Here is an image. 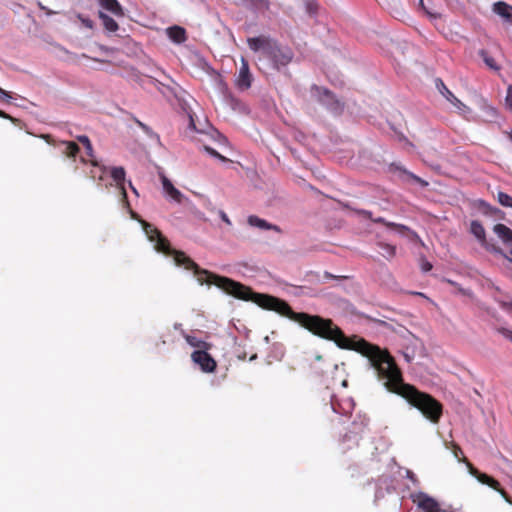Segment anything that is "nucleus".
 Masks as SVG:
<instances>
[{"instance_id": "f257e3e1", "label": "nucleus", "mask_w": 512, "mask_h": 512, "mask_svg": "<svg viewBox=\"0 0 512 512\" xmlns=\"http://www.w3.org/2000/svg\"><path fill=\"white\" fill-rule=\"evenodd\" d=\"M143 230L149 240L154 243V248L157 252L172 257L176 266L193 271L200 285L211 283L228 295L240 300L252 301L263 309L274 311L281 316L287 317L314 335L334 341L341 349L354 350L362 354L367 358L369 368L374 369L378 379L383 382L384 387L389 392L402 396L426 418V393L419 391L410 384L404 383L400 369L386 350L369 343L357 335L346 336L330 319L305 312H295L283 299L270 294L255 292L238 281L200 268L185 253L174 249L152 224L144 222Z\"/></svg>"}, {"instance_id": "f03ea898", "label": "nucleus", "mask_w": 512, "mask_h": 512, "mask_svg": "<svg viewBox=\"0 0 512 512\" xmlns=\"http://www.w3.org/2000/svg\"><path fill=\"white\" fill-rule=\"evenodd\" d=\"M247 42L252 51H261L277 71L285 68L294 58V52L289 46L282 45L269 37H252L248 38Z\"/></svg>"}, {"instance_id": "7ed1b4c3", "label": "nucleus", "mask_w": 512, "mask_h": 512, "mask_svg": "<svg viewBox=\"0 0 512 512\" xmlns=\"http://www.w3.org/2000/svg\"><path fill=\"white\" fill-rule=\"evenodd\" d=\"M310 92L311 96L330 114L340 116L344 112L345 103L329 89L313 84Z\"/></svg>"}, {"instance_id": "20e7f679", "label": "nucleus", "mask_w": 512, "mask_h": 512, "mask_svg": "<svg viewBox=\"0 0 512 512\" xmlns=\"http://www.w3.org/2000/svg\"><path fill=\"white\" fill-rule=\"evenodd\" d=\"M369 423V418L365 414H358L352 421L349 430L341 438L343 452L358 445L360 434L365 430Z\"/></svg>"}, {"instance_id": "39448f33", "label": "nucleus", "mask_w": 512, "mask_h": 512, "mask_svg": "<svg viewBox=\"0 0 512 512\" xmlns=\"http://www.w3.org/2000/svg\"><path fill=\"white\" fill-rule=\"evenodd\" d=\"M410 499L423 512H458V509H454L451 505L441 508L435 498L422 491L411 493Z\"/></svg>"}, {"instance_id": "423d86ee", "label": "nucleus", "mask_w": 512, "mask_h": 512, "mask_svg": "<svg viewBox=\"0 0 512 512\" xmlns=\"http://www.w3.org/2000/svg\"><path fill=\"white\" fill-rule=\"evenodd\" d=\"M470 233L479 241L481 246L492 254H503V249L489 242L486 238V232L478 220H472L470 223Z\"/></svg>"}, {"instance_id": "0eeeda50", "label": "nucleus", "mask_w": 512, "mask_h": 512, "mask_svg": "<svg viewBox=\"0 0 512 512\" xmlns=\"http://www.w3.org/2000/svg\"><path fill=\"white\" fill-rule=\"evenodd\" d=\"M207 350L208 349L195 350L191 354V358L195 364L199 365L203 372L212 373L215 371L217 364Z\"/></svg>"}, {"instance_id": "6e6552de", "label": "nucleus", "mask_w": 512, "mask_h": 512, "mask_svg": "<svg viewBox=\"0 0 512 512\" xmlns=\"http://www.w3.org/2000/svg\"><path fill=\"white\" fill-rule=\"evenodd\" d=\"M435 84L439 92L442 96H444L447 101H449L453 106H455L461 113L470 112V108L466 106L463 102H461L444 84V82L437 78L435 80Z\"/></svg>"}, {"instance_id": "1a4fd4ad", "label": "nucleus", "mask_w": 512, "mask_h": 512, "mask_svg": "<svg viewBox=\"0 0 512 512\" xmlns=\"http://www.w3.org/2000/svg\"><path fill=\"white\" fill-rule=\"evenodd\" d=\"M330 405L334 413L344 416L352 412L355 403L350 397L338 399L335 396H332Z\"/></svg>"}, {"instance_id": "9d476101", "label": "nucleus", "mask_w": 512, "mask_h": 512, "mask_svg": "<svg viewBox=\"0 0 512 512\" xmlns=\"http://www.w3.org/2000/svg\"><path fill=\"white\" fill-rule=\"evenodd\" d=\"M251 83L252 74L250 73L248 63L242 59V65L236 78V85L240 90L244 91L251 87Z\"/></svg>"}, {"instance_id": "9b49d317", "label": "nucleus", "mask_w": 512, "mask_h": 512, "mask_svg": "<svg viewBox=\"0 0 512 512\" xmlns=\"http://www.w3.org/2000/svg\"><path fill=\"white\" fill-rule=\"evenodd\" d=\"M125 176H126V172L123 167L119 166V167L111 168V178L115 182L116 187L120 190L123 201L127 200V193H126V189H125V184H126Z\"/></svg>"}, {"instance_id": "f8f14e48", "label": "nucleus", "mask_w": 512, "mask_h": 512, "mask_svg": "<svg viewBox=\"0 0 512 512\" xmlns=\"http://www.w3.org/2000/svg\"><path fill=\"white\" fill-rule=\"evenodd\" d=\"M389 170L391 172H399V176L404 181H413L415 183H419L422 186L428 185V183L424 180H422L419 176L415 175L414 173L406 170L402 165L398 163H392L389 167Z\"/></svg>"}, {"instance_id": "ddd939ff", "label": "nucleus", "mask_w": 512, "mask_h": 512, "mask_svg": "<svg viewBox=\"0 0 512 512\" xmlns=\"http://www.w3.org/2000/svg\"><path fill=\"white\" fill-rule=\"evenodd\" d=\"M247 223L251 227H256L260 230H273L277 233H281V228L275 224L269 223L265 219H262L256 215H250L247 218Z\"/></svg>"}, {"instance_id": "4468645a", "label": "nucleus", "mask_w": 512, "mask_h": 512, "mask_svg": "<svg viewBox=\"0 0 512 512\" xmlns=\"http://www.w3.org/2000/svg\"><path fill=\"white\" fill-rule=\"evenodd\" d=\"M202 69L212 76L216 82L217 88L223 93H228V86L222 76L205 60H203Z\"/></svg>"}, {"instance_id": "2eb2a0df", "label": "nucleus", "mask_w": 512, "mask_h": 512, "mask_svg": "<svg viewBox=\"0 0 512 512\" xmlns=\"http://www.w3.org/2000/svg\"><path fill=\"white\" fill-rule=\"evenodd\" d=\"M162 186L165 194L177 203H181L184 195L165 176L162 177Z\"/></svg>"}, {"instance_id": "dca6fc26", "label": "nucleus", "mask_w": 512, "mask_h": 512, "mask_svg": "<svg viewBox=\"0 0 512 512\" xmlns=\"http://www.w3.org/2000/svg\"><path fill=\"white\" fill-rule=\"evenodd\" d=\"M493 12L507 22L512 21V6L503 1H498L493 4Z\"/></svg>"}, {"instance_id": "f3484780", "label": "nucleus", "mask_w": 512, "mask_h": 512, "mask_svg": "<svg viewBox=\"0 0 512 512\" xmlns=\"http://www.w3.org/2000/svg\"><path fill=\"white\" fill-rule=\"evenodd\" d=\"M167 35L169 39L176 44L185 42L187 38L186 30L183 27L177 25L167 28Z\"/></svg>"}, {"instance_id": "a211bd4d", "label": "nucleus", "mask_w": 512, "mask_h": 512, "mask_svg": "<svg viewBox=\"0 0 512 512\" xmlns=\"http://www.w3.org/2000/svg\"><path fill=\"white\" fill-rule=\"evenodd\" d=\"M100 6L116 17H123L124 10L117 0H98Z\"/></svg>"}, {"instance_id": "6ab92c4d", "label": "nucleus", "mask_w": 512, "mask_h": 512, "mask_svg": "<svg viewBox=\"0 0 512 512\" xmlns=\"http://www.w3.org/2000/svg\"><path fill=\"white\" fill-rule=\"evenodd\" d=\"M493 232L505 245L512 244V230L504 224L498 223L493 227Z\"/></svg>"}, {"instance_id": "aec40b11", "label": "nucleus", "mask_w": 512, "mask_h": 512, "mask_svg": "<svg viewBox=\"0 0 512 512\" xmlns=\"http://www.w3.org/2000/svg\"><path fill=\"white\" fill-rule=\"evenodd\" d=\"M477 207L485 215H490V216H495V217L504 215V212L502 210H500L499 208H497L495 206H492L487 201L482 200V199H479L477 201Z\"/></svg>"}, {"instance_id": "412c9836", "label": "nucleus", "mask_w": 512, "mask_h": 512, "mask_svg": "<svg viewBox=\"0 0 512 512\" xmlns=\"http://www.w3.org/2000/svg\"><path fill=\"white\" fill-rule=\"evenodd\" d=\"M181 335L185 338L186 342L190 346L195 347L196 350L209 349L210 347L207 342L197 338L196 336L187 334L184 330L181 331Z\"/></svg>"}, {"instance_id": "4be33fe9", "label": "nucleus", "mask_w": 512, "mask_h": 512, "mask_svg": "<svg viewBox=\"0 0 512 512\" xmlns=\"http://www.w3.org/2000/svg\"><path fill=\"white\" fill-rule=\"evenodd\" d=\"M99 18L101 19L104 28L108 32L112 33L118 30L119 27L117 22L103 11H99Z\"/></svg>"}, {"instance_id": "5701e85b", "label": "nucleus", "mask_w": 512, "mask_h": 512, "mask_svg": "<svg viewBox=\"0 0 512 512\" xmlns=\"http://www.w3.org/2000/svg\"><path fill=\"white\" fill-rule=\"evenodd\" d=\"M480 109L490 118V120H494L498 116L497 109L488 103V101L484 98L479 101Z\"/></svg>"}, {"instance_id": "b1692460", "label": "nucleus", "mask_w": 512, "mask_h": 512, "mask_svg": "<svg viewBox=\"0 0 512 512\" xmlns=\"http://www.w3.org/2000/svg\"><path fill=\"white\" fill-rule=\"evenodd\" d=\"M485 485H488L489 487L497 490L501 494V496L505 499V501L512 505V497H510L507 494V492L500 487V483L496 479H494L493 477L490 476Z\"/></svg>"}, {"instance_id": "393cba45", "label": "nucleus", "mask_w": 512, "mask_h": 512, "mask_svg": "<svg viewBox=\"0 0 512 512\" xmlns=\"http://www.w3.org/2000/svg\"><path fill=\"white\" fill-rule=\"evenodd\" d=\"M373 222L384 224L388 228L395 229V230H397L401 234H403L405 231H410V229L407 226L402 225V224H396L394 222H388L383 217L375 218V219H373Z\"/></svg>"}, {"instance_id": "a878e982", "label": "nucleus", "mask_w": 512, "mask_h": 512, "mask_svg": "<svg viewBox=\"0 0 512 512\" xmlns=\"http://www.w3.org/2000/svg\"><path fill=\"white\" fill-rule=\"evenodd\" d=\"M62 145L64 146V153L68 157H76L80 151V148L76 142L73 141H63Z\"/></svg>"}, {"instance_id": "bb28decb", "label": "nucleus", "mask_w": 512, "mask_h": 512, "mask_svg": "<svg viewBox=\"0 0 512 512\" xmlns=\"http://www.w3.org/2000/svg\"><path fill=\"white\" fill-rule=\"evenodd\" d=\"M378 247L380 254L387 259L392 258L396 253V247L394 245L380 242L378 243Z\"/></svg>"}, {"instance_id": "cd10ccee", "label": "nucleus", "mask_w": 512, "mask_h": 512, "mask_svg": "<svg viewBox=\"0 0 512 512\" xmlns=\"http://www.w3.org/2000/svg\"><path fill=\"white\" fill-rule=\"evenodd\" d=\"M135 123L138 125L139 128L142 129V131L152 140H155L156 142L160 143V136L154 132L148 125L141 122L137 118L134 117Z\"/></svg>"}, {"instance_id": "c85d7f7f", "label": "nucleus", "mask_w": 512, "mask_h": 512, "mask_svg": "<svg viewBox=\"0 0 512 512\" xmlns=\"http://www.w3.org/2000/svg\"><path fill=\"white\" fill-rule=\"evenodd\" d=\"M479 56L482 58L483 62L492 70H499V66L497 65L495 59L484 49L479 51Z\"/></svg>"}, {"instance_id": "c756f323", "label": "nucleus", "mask_w": 512, "mask_h": 512, "mask_svg": "<svg viewBox=\"0 0 512 512\" xmlns=\"http://www.w3.org/2000/svg\"><path fill=\"white\" fill-rule=\"evenodd\" d=\"M497 201L504 207L512 208V197L505 192L497 193Z\"/></svg>"}, {"instance_id": "7c9ffc66", "label": "nucleus", "mask_w": 512, "mask_h": 512, "mask_svg": "<svg viewBox=\"0 0 512 512\" xmlns=\"http://www.w3.org/2000/svg\"><path fill=\"white\" fill-rule=\"evenodd\" d=\"M86 154L91 158V163L94 167H99L103 173L106 172L105 166H100L98 161L94 159V149L92 143H89L88 146H85Z\"/></svg>"}, {"instance_id": "2f4dec72", "label": "nucleus", "mask_w": 512, "mask_h": 512, "mask_svg": "<svg viewBox=\"0 0 512 512\" xmlns=\"http://www.w3.org/2000/svg\"><path fill=\"white\" fill-rule=\"evenodd\" d=\"M203 148H204V150H205V151H206L210 156H212V157H214V158H217V159H219V160H220V161H222V162H227V161H228V159H227L225 156L221 155V154H220L218 151H216L214 148L209 147V146H204Z\"/></svg>"}, {"instance_id": "473e14b6", "label": "nucleus", "mask_w": 512, "mask_h": 512, "mask_svg": "<svg viewBox=\"0 0 512 512\" xmlns=\"http://www.w3.org/2000/svg\"><path fill=\"white\" fill-rule=\"evenodd\" d=\"M306 10L309 15L313 16L317 13L318 3L314 0H309L306 2Z\"/></svg>"}, {"instance_id": "72a5a7b5", "label": "nucleus", "mask_w": 512, "mask_h": 512, "mask_svg": "<svg viewBox=\"0 0 512 512\" xmlns=\"http://www.w3.org/2000/svg\"><path fill=\"white\" fill-rule=\"evenodd\" d=\"M405 476L412 482L414 487L420 486V481L418 480L417 476L415 475V473L413 471L406 469Z\"/></svg>"}, {"instance_id": "f704fd0d", "label": "nucleus", "mask_w": 512, "mask_h": 512, "mask_svg": "<svg viewBox=\"0 0 512 512\" xmlns=\"http://www.w3.org/2000/svg\"><path fill=\"white\" fill-rule=\"evenodd\" d=\"M471 473L478 479L479 482L482 484H486L487 480L489 479V475L485 473H481L477 470H472Z\"/></svg>"}, {"instance_id": "c9c22d12", "label": "nucleus", "mask_w": 512, "mask_h": 512, "mask_svg": "<svg viewBox=\"0 0 512 512\" xmlns=\"http://www.w3.org/2000/svg\"><path fill=\"white\" fill-rule=\"evenodd\" d=\"M77 17L86 28L92 29L94 27V22L90 18H87L82 14H78Z\"/></svg>"}, {"instance_id": "e433bc0d", "label": "nucleus", "mask_w": 512, "mask_h": 512, "mask_svg": "<svg viewBox=\"0 0 512 512\" xmlns=\"http://www.w3.org/2000/svg\"><path fill=\"white\" fill-rule=\"evenodd\" d=\"M505 102L507 107L512 111V85H509L507 88Z\"/></svg>"}, {"instance_id": "4c0bfd02", "label": "nucleus", "mask_w": 512, "mask_h": 512, "mask_svg": "<svg viewBox=\"0 0 512 512\" xmlns=\"http://www.w3.org/2000/svg\"><path fill=\"white\" fill-rule=\"evenodd\" d=\"M218 215L219 217L221 218V220L223 222H225L227 225L231 226L232 225V222L231 220L229 219L228 215L223 211V210H219L218 211Z\"/></svg>"}, {"instance_id": "58836bf2", "label": "nucleus", "mask_w": 512, "mask_h": 512, "mask_svg": "<svg viewBox=\"0 0 512 512\" xmlns=\"http://www.w3.org/2000/svg\"><path fill=\"white\" fill-rule=\"evenodd\" d=\"M0 99L9 101L10 99H12V95L10 92H8L0 87Z\"/></svg>"}, {"instance_id": "ea45409f", "label": "nucleus", "mask_w": 512, "mask_h": 512, "mask_svg": "<svg viewBox=\"0 0 512 512\" xmlns=\"http://www.w3.org/2000/svg\"><path fill=\"white\" fill-rule=\"evenodd\" d=\"M497 331L502 334L505 338L509 339V337L512 336V330L510 329H507V328H504V327H501V328H498Z\"/></svg>"}, {"instance_id": "a19ab883", "label": "nucleus", "mask_w": 512, "mask_h": 512, "mask_svg": "<svg viewBox=\"0 0 512 512\" xmlns=\"http://www.w3.org/2000/svg\"><path fill=\"white\" fill-rule=\"evenodd\" d=\"M77 140L83 144V146H88L89 143H91L90 139L86 135H79L77 136Z\"/></svg>"}, {"instance_id": "79ce46f5", "label": "nucleus", "mask_w": 512, "mask_h": 512, "mask_svg": "<svg viewBox=\"0 0 512 512\" xmlns=\"http://www.w3.org/2000/svg\"><path fill=\"white\" fill-rule=\"evenodd\" d=\"M419 4L423 8V10L427 13V15H429L431 18H438L440 16L437 13H432L429 10H427L426 7L424 6V1L423 0H420Z\"/></svg>"}, {"instance_id": "37998d69", "label": "nucleus", "mask_w": 512, "mask_h": 512, "mask_svg": "<svg viewBox=\"0 0 512 512\" xmlns=\"http://www.w3.org/2000/svg\"><path fill=\"white\" fill-rule=\"evenodd\" d=\"M432 264L427 260H423L421 264V268L423 272H429L432 269Z\"/></svg>"}, {"instance_id": "c03bdc74", "label": "nucleus", "mask_w": 512, "mask_h": 512, "mask_svg": "<svg viewBox=\"0 0 512 512\" xmlns=\"http://www.w3.org/2000/svg\"><path fill=\"white\" fill-rule=\"evenodd\" d=\"M499 303L502 309L506 311L512 310V302L500 301Z\"/></svg>"}, {"instance_id": "a18cd8bd", "label": "nucleus", "mask_w": 512, "mask_h": 512, "mask_svg": "<svg viewBox=\"0 0 512 512\" xmlns=\"http://www.w3.org/2000/svg\"><path fill=\"white\" fill-rule=\"evenodd\" d=\"M37 4H38V7H39L41 10L45 11L47 15H53V14H56V12H55V11L50 10L49 8H47L46 6H44L41 2H38Z\"/></svg>"}, {"instance_id": "49530a36", "label": "nucleus", "mask_w": 512, "mask_h": 512, "mask_svg": "<svg viewBox=\"0 0 512 512\" xmlns=\"http://www.w3.org/2000/svg\"><path fill=\"white\" fill-rule=\"evenodd\" d=\"M385 495V492L382 488H377L375 491V501H378L379 499L383 498Z\"/></svg>"}, {"instance_id": "de8ad7c7", "label": "nucleus", "mask_w": 512, "mask_h": 512, "mask_svg": "<svg viewBox=\"0 0 512 512\" xmlns=\"http://www.w3.org/2000/svg\"><path fill=\"white\" fill-rule=\"evenodd\" d=\"M499 255L508 260L510 263H512V249L509 251L508 254L503 251V254Z\"/></svg>"}, {"instance_id": "09e8293b", "label": "nucleus", "mask_w": 512, "mask_h": 512, "mask_svg": "<svg viewBox=\"0 0 512 512\" xmlns=\"http://www.w3.org/2000/svg\"><path fill=\"white\" fill-rule=\"evenodd\" d=\"M357 213L366 216L367 218H371L372 213L367 210H357Z\"/></svg>"}, {"instance_id": "8fccbe9b", "label": "nucleus", "mask_w": 512, "mask_h": 512, "mask_svg": "<svg viewBox=\"0 0 512 512\" xmlns=\"http://www.w3.org/2000/svg\"><path fill=\"white\" fill-rule=\"evenodd\" d=\"M0 117L14 121V118L4 111L0 110Z\"/></svg>"}, {"instance_id": "3c124183", "label": "nucleus", "mask_w": 512, "mask_h": 512, "mask_svg": "<svg viewBox=\"0 0 512 512\" xmlns=\"http://www.w3.org/2000/svg\"><path fill=\"white\" fill-rule=\"evenodd\" d=\"M402 354H403V357L406 360V362L410 363L413 360V356L410 355L409 353L403 352Z\"/></svg>"}, {"instance_id": "603ef678", "label": "nucleus", "mask_w": 512, "mask_h": 512, "mask_svg": "<svg viewBox=\"0 0 512 512\" xmlns=\"http://www.w3.org/2000/svg\"><path fill=\"white\" fill-rule=\"evenodd\" d=\"M188 116H189V127L192 128V129H196V126H195V122L193 120V117L190 113H188Z\"/></svg>"}, {"instance_id": "864d4df0", "label": "nucleus", "mask_w": 512, "mask_h": 512, "mask_svg": "<svg viewBox=\"0 0 512 512\" xmlns=\"http://www.w3.org/2000/svg\"><path fill=\"white\" fill-rule=\"evenodd\" d=\"M324 278H325V279H336V278H339V277H338V276H335V275L331 274L330 272H327V271H326V272L324 273Z\"/></svg>"}, {"instance_id": "5fc2aeb1", "label": "nucleus", "mask_w": 512, "mask_h": 512, "mask_svg": "<svg viewBox=\"0 0 512 512\" xmlns=\"http://www.w3.org/2000/svg\"><path fill=\"white\" fill-rule=\"evenodd\" d=\"M486 312H487V314H488L489 316H491V317H495V315H496V311H495V310H493V309H491V308H487V309H486Z\"/></svg>"}, {"instance_id": "6e6d98bb", "label": "nucleus", "mask_w": 512, "mask_h": 512, "mask_svg": "<svg viewBox=\"0 0 512 512\" xmlns=\"http://www.w3.org/2000/svg\"><path fill=\"white\" fill-rule=\"evenodd\" d=\"M174 329H176V330H180V332H181V331L183 330V329H182V324H180V323H175V324H174Z\"/></svg>"}, {"instance_id": "4d7b16f0", "label": "nucleus", "mask_w": 512, "mask_h": 512, "mask_svg": "<svg viewBox=\"0 0 512 512\" xmlns=\"http://www.w3.org/2000/svg\"><path fill=\"white\" fill-rule=\"evenodd\" d=\"M129 187L132 189V191H133L136 195H138L137 190L134 188V186L132 185V183H131L130 181H129Z\"/></svg>"}, {"instance_id": "13d9d810", "label": "nucleus", "mask_w": 512, "mask_h": 512, "mask_svg": "<svg viewBox=\"0 0 512 512\" xmlns=\"http://www.w3.org/2000/svg\"><path fill=\"white\" fill-rule=\"evenodd\" d=\"M160 340H161V343L164 344V345L167 343L164 335L160 336Z\"/></svg>"}, {"instance_id": "bf43d9fd", "label": "nucleus", "mask_w": 512, "mask_h": 512, "mask_svg": "<svg viewBox=\"0 0 512 512\" xmlns=\"http://www.w3.org/2000/svg\"><path fill=\"white\" fill-rule=\"evenodd\" d=\"M256 358H257V355H256V354H254V355H252V356L250 357V360L252 361V360H255Z\"/></svg>"}, {"instance_id": "052dcab7", "label": "nucleus", "mask_w": 512, "mask_h": 512, "mask_svg": "<svg viewBox=\"0 0 512 512\" xmlns=\"http://www.w3.org/2000/svg\"><path fill=\"white\" fill-rule=\"evenodd\" d=\"M509 139L512 141V128L511 131L509 132Z\"/></svg>"}]
</instances>
